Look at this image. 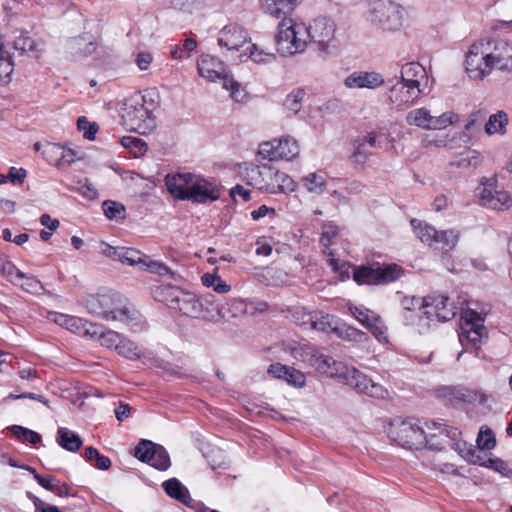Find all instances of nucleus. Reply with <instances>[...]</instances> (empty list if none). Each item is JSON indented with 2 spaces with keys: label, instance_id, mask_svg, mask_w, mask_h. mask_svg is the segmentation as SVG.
<instances>
[{
  "label": "nucleus",
  "instance_id": "55",
  "mask_svg": "<svg viewBox=\"0 0 512 512\" xmlns=\"http://www.w3.org/2000/svg\"><path fill=\"white\" fill-rule=\"evenodd\" d=\"M512 74V53L497 54V48L494 53L493 68Z\"/></svg>",
  "mask_w": 512,
  "mask_h": 512
},
{
  "label": "nucleus",
  "instance_id": "50",
  "mask_svg": "<svg viewBox=\"0 0 512 512\" xmlns=\"http://www.w3.org/2000/svg\"><path fill=\"white\" fill-rule=\"evenodd\" d=\"M425 297H416V296H405L401 300V306L404 312H416V311H424L425 309Z\"/></svg>",
  "mask_w": 512,
  "mask_h": 512
},
{
  "label": "nucleus",
  "instance_id": "43",
  "mask_svg": "<svg viewBox=\"0 0 512 512\" xmlns=\"http://www.w3.org/2000/svg\"><path fill=\"white\" fill-rule=\"evenodd\" d=\"M202 283L206 287H212L213 290L218 293H227L231 290L230 285L223 281L217 274H204L202 276Z\"/></svg>",
  "mask_w": 512,
  "mask_h": 512
},
{
  "label": "nucleus",
  "instance_id": "10",
  "mask_svg": "<svg viewBox=\"0 0 512 512\" xmlns=\"http://www.w3.org/2000/svg\"><path fill=\"white\" fill-rule=\"evenodd\" d=\"M174 309L188 317L212 320L214 319V295L209 293L198 296L182 289Z\"/></svg>",
  "mask_w": 512,
  "mask_h": 512
},
{
  "label": "nucleus",
  "instance_id": "12",
  "mask_svg": "<svg viewBox=\"0 0 512 512\" xmlns=\"http://www.w3.org/2000/svg\"><path fill=\"white\" fill-rule=\"evenodd\" d=\"M477 196L480 205L489 209L503 211L512 205L511 195L498 188L496 177L483 178L477 188Z\"/></svg>",
  "mask_w": 512,
  "mask_h": 512
},
{
  "label": "nucleus",
  "instance_id": "35",
  "mask_svg": "<svg viewBox=\"0 0 512 512\" xmlns=\"http://www.w3.org/2000/svg\"><path fill=\"white\" fill-rule=\"evenodd\" d=\"M353 152L351 154V159L356 168L363 169L367 161L372 156V153L369 151L368 147L364 145V142H360L357 139L352 141Z\"/></svg>",
  "mask_w": 512,
  "mask_h": 512
},
{
  "label": "nucleus",
  "instance_id": "31",
  "mask_svg": "<svg viewBox=\"0 0 512 512\" xmlns=\"http://www.w3.org/2000/svg\"><path fill=\"white\" fill-rule=\"evenodd\" d=\"M508 123L509 119L507 113L503 110H499L489 116L488 121L485 124V132L488 135H504L506 134Z\"/></svg>",
  "mask_w": 512,
  "mask_h": 512
},
{
  "label": "nucleus",
  "instance_id": "13",
  "mask_svg": "<svg viewBox=\"0 0 512 512\" xmlns=\"http://www.w3.org/2000/svg\"><path fill=\"white\" fill-rule=\"evenodd\" d=\"M457 114L454 112H445L440 116H432L426 108H419L410 111L406 116L409 125L428 130H441L456 122Z\"/></svg>",
  "mask_w": 512,
  "mask_h": 512
},
{
  "label": "nucleus",
  "instance_id": "51",
  "mask_svg": "<svg viewBox=\"0 0 512 512\" xmlns=\"http://www.w3.org/2000/svg\"><path fill=\"white\" fill-rule=\"evenodd\" d=\"M379 342H387V328L382 319L377 315L374 320L366 327Z\"/></svg>",
  "mask_w": 512,
  "mask_h": 512
},
{
  "label": "nucleus",
  "instance_id": "26",
  "mask_svg": "<svg viewBox=\"0 0 512 512\" xmlns=\"http://www.w3.org/2000/svg\"><path fill=\"white\" fill-rule=\"evenodd\" d=\"M215 312L220 318L230 320L245 312V304L239 299H231L225 303H214Z\"/></svg>",
  "mask_w": 512,
  "mask_h": 512
},
{
  "label": "nucleus",
  "instance_id": "46",
  "mask_svg": "<svg viewBox=\"0 0 512 512\" xmlns=\"http://www.w3.org/2000/svg\"><path fill=\"white\" fill-rule=\"evenodd\" d=\"M222 86L226 90L230 91V97L233 101L237 103L244 101L246 93L244 89H242L240 83L235 81L232 76L226 78V80H224L222 83Z\"/></svg>",
  "mask_w": 512,
  "mask_h": 512
},
{
  "label": "nucleus",
  "instance_id": "29",
  "mask_svg": "<svg viewBox=\"0 0 512 512\" xmlns=\"http://www.w3.org/2000/svg\"><path fill=\"white\" fill-rule=\"evenodd\" d=\"M57 443L67 451L76 452L81 448L83 441L77 433L60 427L57 431Z\"/></svg>",
  "mask_w": 512,
  "mask_h": 512
},
{
  "label": "nucleus",
  "instance_id": "18",
  "mask_svg": "<svg viewBox=\"0 0 512 512\" xmlns=\"http://www.w3.org/2000/svg\"><path fill=\"white\" fill-rule=\"evenodd\" d=\"M248 40L247 31L236 25H226L219 33L218 44L228 50L239 51Z\"/></svg>",
  "mask_w": 512,
  "mask_h": 512
},
{
  "label": "nucleus",
  "instance_id": "47",
  "mask_svg": "<svg viewBox=\"0 0 512 512\" xmlns=\"http://www.w3.org/2000/svg\"><path fill=\"white\" fill-rule=\"evenodd\" d=\"M476 442L479 449L491 450L496 445L493 431L488 427H481Z\"/></svg>",
  "mask_w": 512,
  "mask_h": 512
},
{
  "label": "nucleus",
  "instance_id": "48",
  "mask_svg": "<svg viewBox=\"0 0 512 512\" xmlns=\"http://www.w3.org/2000/svg\"><path fill=\"white\" fill-rule=\"evenodd\" d=\"M102 208L105 216L110 220L124 218L125 208L118 202L113 200H105L102 203Z\"/></svg>",
  "mask_w": 512,
  "mask_h": 512
},
{
  "label": "nucleus",
  "instance_id": "38",
  "mask_svg": "<svg viewBox=\"0 0 512 512\" xmlns=\"http://www.w3.org/2000/svg\"><path fill=\"white\" fill-rule=\"evenodd\" d=\"M121 145L129 150L135 157L145 154L147 151V144L144 140L134 136H124L120 140Z\"/></svg>",
  "mask_w": 512,
  "mask_h": 512
},
{
  "label": "nucleus",
  "instance_id": "57",
  "mask_svg": "<svg viewBox=\"0 0 512 512\" xmlns=\"http://www.w3.org/2000/svg\"><path fill=\"white\" fill-rule=\"evenodd\" d=\"M279 152L283 151L284 153L291 155V160L298 156L299 154V146L295 139L287 136L282 139H277Z\"/></svg>",
  "mask_w": 512,
  "mask_h": 512
},
{
  "label": "nucleus",
  "instance_id": "54",
  "mask_svg": "<svg viewBox=\"0 0 512 512\" xmlns=\"http://www.w3.org/2000/svg\"><path fill=\"white\" fill-rule=\"evenodd\" d=\"M77 128L83 133V137L88 140L95 139V135L98 131V125L95 122H89L84 116L78 118Z\"/></svg>",
  "mask_w": 512,
  "mask_h": 512
},
{
  "label": "nucleus",
  "instance_id": "39",
  "mask_svg": "<svg viewBox=\"0 0 512 512\" xmlns=\"http://www.w3.org/2000/svg\"><path fill=\"white\" fill-rule=\"evenodd\" d=\"M458 237V233L454 230L438 231L434 244L437 245L438 248L448 251L455 247Z\"/></svg>",
  "mask_w": 512,
  "mask_h": 512
},
{
  "label": "nucleus",
  "instance_id": "1",
  "mask_svg": "<svg viewBox=\"0 0 512 512\" xmlns=\"http://www.w3.org/2000/svg\"><path fill=\"white\" fill-rule=\"evenodd\" d=\"M260 3L264 13L277 19L282 18L275 37L280 55L290 56L304 51L308 39L317 44L320 50H326L334 41L337 27L333 19L318 17L306 27L290 18L298 0H260Z\"/></svg>",
  "mask_w": 512,
  "mask_h": 512
},
{
  "label": "nucleus",
  "instance_id": "37",
  "mask_svg": "<svg viewBox=\"0 0 512 512\" xmlns=\"http://www.w3.org/2000/svg\"><path fill=\"white\" fill-rule=\"evenodd\" d=\"M145 254L134 248L121 247L120 261L122 264L129 266H139L145 261Z\"/></svg>",
  "mask_w": 512,
  "mask_h": 512
},
{
  "label": "nucleus",
  "instance_id": "42",
  "mask_svg": "<svg viewBox=\"0 0 512 512\" xmlns=\"http://www.w3.org/2000/svg\"><path fill=\"white\" fill-rule=\"evenodd\" d=\"M269 168H261L259 166H253L249 172H248V177H249V184L253 185L254 187H256L257 189L261 190V191H264V188H261L260 185H258L257 183H260V184H263V186H270L271 183H270V180L268 178V176L266 175V170H268Z\"/></svg>",
  "mask_w": 512,
  "mask_h": 512
},
{
  "label": "nucleus",
  "instance_id": "62",
  "mask_svg": "<svg viewBox=\"0 0 512 512\" xmlns=\"http://www.w3.org/2000/svg\"><path fill=\"white\" fill-rule=\"evenodd\" d=\"M487 468H491L494 471L500 473L503 476H508L510 470L507 466V463L500 458H488L487 459Z\"/></svg>",
  "mask_w": 512,
  "mask_h": 512
},
{
  "label": "nucleus",
  "instance_id": "15",
  "mask_svg": "<svg viewBox=\"0 0 512 512\" xmlns=\"http://www.w3.org/2000/svg\"><path fill=\"white\" fill-rule=\"evenodd\" d=\"M439 396L454 405L456 402L485 404L487 396L481 392L470 390L463 386H445L438 391Z\"/></svg>",
  "mask_w": 512,
  "mask_h": 512
},
{
  "label": "nucleus",
  "instance_id": "21",
  "mask_svg": "<svg viewBox=\"0 0 512 512\" xmlns=\"http://www.w3.org/2000/svg\"><path fill=\"white\" fill-rule=\"evenodd\" d=\"M339 235V228L333 222H328L322 225V233L320 237V245L323 253L329 257L328 264L334 270H339L338 260L334 258V252L331 246L335 243V239Z\"/></svg>",
  "mask_w": 512,
  "mask_h": 512
},
{
  "label": "nucleus",
  "instance_id": "53",
  "mask_svg": "<svg viewBox=\"0 0 512 512\" xmlns=\"http://www.w3.org/2000/svg\"><path fill=\"white\" fill-rule=\"evenodd\" d=\"M311 323V330L326 332L329 329H332L331 316L329 314L314 311V318Z\"/></svg>",
  "mask_w": 512,
  "mask_h": 512
},
{
  "label": "nucleus",
  "instance_id": "40",
  "mask_svg": "<svg viewBox=\"0 0 512 512\" xmlns=\"http://www.w3.org/2000/svg\"><path fill=\"white\" fill-rule=\"evenodd\" d=\"M305 188L315 194H322L325 190L326 181L324 177L318 173H310L302 178Z\"/></svg>",
  "mask_w": 512,
  "mask_h": 512
},
{
  "label": "nucleus",
  "instance_id": "32",
  "mask_svg": "<svg viewBox=\"0 0 512 512\" xmlns=\"http://www.w3.org/2000/svg\"><path fill=\"white\" fill-rule=\"evenodd\" d=\"M411 226L413 227L416 237L422 242L428 245H434L435 237L438 235V230L433 226L425 223L421 220L412 219Z\"/></svg>",
  "mask_w": 512,
  "mask_h": 512
},
{
  "label": "nucleus",
  "instance_id": "11",
  "mask_svg": "<svg viewBox=\"0 0 512 512\" xmlns=\"http://www.w3.org/2000/svg\"><path fill=\"white\" fill-rule=\"evenodd\" d=\"M389 435L400 446L410 450L422 449L427 443L425 431L413 419L392 423Z\"/></svg>",
  "mask_w": 512,
  "mask_h": 512
},
{
  "label": "nucleus",
  "instance_id": "6",
  "mask_svg": "<svg viewBox=\"0 0 512 512\" xmlns=\"http://www.w3.org/2000/svg\"><path fill=\"white\" fill-rule=\"evenodd\" d=\"M403 7L391 0H373L368 11V21L383 31H397L403 25Z\"/></svg>",
  "mask_w": 512,
  "mask_h": 512
},
{
  "label": "nucleus",
  "instance_id": "28",
  "mask_svg": "<svg viewBox=\"0 0 512 512\" xmlns=\"http://www.w3.org/2000/svg\"><path fill=\"white\" fill-rule=\"evenodd\" d=\"M97 326L90 323L88 328H85L84 333L89 334L92 337L98 336L99 342L102 346L107 348H114L120 343L122 335L113 330L101 331L97 330Z\"/></svg>",
  "mask_w": 512,
  "mask_h": 512
},
{
  "label": "nucleus",
  "instance_id": "22",
  "mask_svg": "<svg viewBox=\"0 0 512 512\" xmlns=\"http://www.w3.org/2000/svg\"><path fill=\"white\" fill-rule=\"evenodd\" d=\"M266 175L270 180V186H263V184L257 183L261 188H264L265 192L275 194L295 191L296 183L286 173L268 169L266 170Z\"/></svg>",
  "mask_w": 512,
  "mask_h": 512
},
{
  "label": "nucleus",
  "instance_id": "4",
  "mask_svg": "<svg viewBox=\"0 0 512 512\" xmlns=\"http://www.w3.org/2000/svg\"><path fill=\"white\" fill-rule=\"evenodd\" d=\"M461 320V332L458 336L463 350L458 354L457 360H460L464 352H474L477 356L478 350L488 338L483 312L467 307L462 311Z\"/></svg>",
  "mask_w": 512,
  "mask_h": 512
},
{
  "label": "nucleus",
  "instance_id": "58",
  "mask_svg": "<svg viewBox=\"0 0 512 512\" xmlns=\"http://www.w3.org/2000/svg\"><path fill=\"white\" fill-rule=\"evenodd\" d=\"M13 72V62L8 54H0V82L9 80Z\"/></svg>",
  "mask_w": 512,
  "mask_h": 512
},
{
  "label": "nucleus",
  "instance_id": "7",
  "mask_svg": "<svg viewBox=\"0 0 512 512\" xmlns=\"http://www.w3.org/2000/svg\"><path fill=\"white\" fill-rule=\"evenodd\" d=\"M495 51H491V41L480 40L471 45L466 54L465 69L473 80H483L493 69Z\"/></svg>",
  "mask_w": 512,
  "mask_h": 512
},
{
  "label": "nucleus",
  "instance_id": "20",
  "mask_svg": "<svg viewBox=\"0 0 512 512\" xmlns=\"http://www.w3.org/2000/svg\"><path fill=\"white\" fill-rule=\"evenodd\" d=\"M42 155L48 162L55 161L58 167L70 166L77 159V154L74 150L55 143H46Z\"/></svg>",
  "mask_w": 512,
  "mask_h": 512
},
{
  "label": "nucleus",
  "instance_id": "23",
  "mask_svg": "<svg viewBox=\"0 0 512 512\" xmlns=\"http://www.w3.org/2000/svg\"><path fill=\"white\" fill-rule=\"evenodd\" d=\"M99 301L110 302V297L108 295H98L97 297H91L87 301V308L91 314L100 316L107 321L123 320L127 315V311L125 309H106L105 307L100 306L101 302Z\"/></svg>",
  "mask_w": 512,
  "mask_h": 512
},
{
  "label": "nucleus",
  "instance_id": "30",
  "mask_svg": "<svg viewBox=\"0 0 512 512\" xmlns=\"http://www.w3.org/2000/svg\"><path fill=\"white\" fill-rule=\"evenodd\" d=\"M181 288L171 285H161L154 289L153 297L155 300L164 303L171 309H174Z\"/></svg>",
  "mask_w": 512,
  "mask_h": 512
},
{
  "label": "nucleus",
  "instance_id": "25",
  "mask_svg": "<svg viewBox=\"0 0 512 512\" xmlns=\"http://www.w3.org/2000/svg\"><path fill=\"white\" fill-rule=\"evenodd\" d=\"M426 75L425 68L417 62H409L401 67L398 80L408 85H416L419 88V79Z\"/></svg>",
  "mask_w": 512,
  "mask_h": 512
},
{
  "label": "nucleus",
  "instance_id": "19",
  "mask_svg": "<svg viewBox=\"0 0 512 512\" xmlns=\"http://www.w3.org/2000/svg\"><path fill=\"white\" fill-rule=\"evenodd\" d=\"M267 373L271 377L284 380L289 385L296 388H302L306 383V377L303 372L294 367H290L278 362L269 365Z\"/></svg>",
  "mask_w": 512,
  "mask_h": 512
},
{
  "label": "nucleus",
  "instance_id": "33",
  "mask_svg": "<svg viewBox=\"0 0 512 512\" xmlns=\"http://www.w3.org/2000/svg\"><path fill=\"white\" fill-rule=\"evenodd\" d=\"M159 445L160 444H156L151 440L141 439L134 448L133 455L139 461L150 465L154 459V455H156V448H158Z\"/></svg>",
  "mask_w": 512,
  "mask_h": 512
},
{
  "label": "nucleus",
  "instance_id": "63",
  "mask_svg": "<svg viewBox=\"0 0 512 512\" xmlns=\"http://www.w3.org/2000/svg\"><path fill=\"white\" fill-rule=\"evenodd\" d=\"M483 119L484 114L482 113V111H476L471 113L467 119V123L465 124V129L468 132H473L476 129H479Z\"/></svg>",
  "mask_w": 512,
  "mask_h": 512
},
{
  "label": "nucleus",
  "instance_id": "3",
  "mask_svg": "<svg viewBox=\"0 0 512 512\" xmlns=\"http://www.w3.org/2000/svg\"><path fill=\"white\" fill-rule=\"evenodd\" d=\"M168 192L178 200L207 204L220 198V188L213 181L192 173L168 174L165 177Z\"/></svg>",
  "mask_w": 512,
  "mask_h": 512
},
{
  "label": "nucleus",
  "instance_id": "14",
  "mask_svg": "<svg viewBox=\"0 0 512 512\" xmlns=\"http://www.w3.org/2000/svg\"><path fill=\"white\" fill-rule=\"evenodd\" d=\"M388 83L391 84L389 100L396 105L397 108H404L411 105L421 93L420 88L416 85H408L398 80L395 76L389 79Z\"/></svg>",
  "mask_w": 512,
  "mask_h": 512
},
{
  "label": "nucleus",
  "instance_id": "36",
  "mask_svg": "<svg viewBox=\"0 0 512 512\" xmlns=\"http://www.w3.org/2000/svg\"><path fill=\"white\" fill-rule=\"evenodd\" d=\"M306 92L303 88H296L292 90L283 103L284 109L292 114H297L302 107V100Z\"/></svg>",
  "mask_w": 512,
  "mask_h": 512
},
{
  "label": "nucleus",
  "instance_id": "60",
  "mask_svg": "<svg viewBox=\"0 0 512 512\" xmlns=\"http://www.w3.org/2000/svg\"><path fill=\"white\" fill-rule=\"evenodd\" d=\"M351 313L365 327H367L377 316L373 311L359 307L351 309Z\"/></svg>",
  "mask_w": 512,
  "mask_h": 512
},
{
  "label": "nucleus",
  "instance_id": "17",
  "mask_svg": "<svg viewBox=\"0 0 512 512\" xmlns=\"http://www.w3.org/2000/svg\"><path fill=\"white\" fill-rule=\"evenodd\" d=\"M384 83L385 79L382 74L374 71H354L344 80V85L350 89H376Z\"/></svg>",
  "mask_w": 512,
  "mask_h": 512
},
{
  "label": "nucleus",
  "instance_id": "34",
  "mask_svg": "<svg viewBox=\"0 0 512 512\" xmlns=\"http://www.w3.org/2000/svg\"><path fill=\"white\" fill-rule=\"evenodd\" d=\"M258 155L262 159H267L269 161H277L281 159L291 160V155L289 153L287 154L283 151L279 152L277 139L262 143L259 147Z\"/></svg>",
  "mask_w": 512,
  "mask_h": 512
},
{
  "label": "nucleus",
  "instance_id": "45",
  "mask_svg": "<svg viewBox=\"0 0 512 512\" xmlns=\"http://www.w3.org/2000/svg\"><path fill=\"white\" fill-rule=\"evenodd\" d=\"M141 269L160 276L170 275L171 278L174 277V273L167 265L159 261L151 260L147 255L145 256V261Z\"/></svg>",
  "mask_w": 512,
  "mask_h": 512
},
{
  "label": "nucleus",
  "instance_id": "59",
  "mask_svg": "<svg viewBox=\"0 0 512 512\" xmlns=\"http://www.w3.org/2000/svg\"><path fill=\"white\" fill-rule=\"evenodd\" d=\"M14 48L21 53L34 51L36 49V42L28 35H21L15 39Z\"/></svg>",
  "mask_w": 512,
  "mask_h": 512
},
{
  "label": "nucleus",
  "instance_id": "56",
  "mask_svg": "<svg viewBox=\"0 0 512 512\" xmlns=\"http://www.w3.org/2000/svg\"><path fill=\"white\" fill-rule=\"evenodd\" d=\"M249 57L256 63H270L275 60V54L259 49L256 44L249 48Z\"/></svg>",
  "mask_w": 512,
  "mask_h": 512
},
{
  "label": "nucleus",
  "instance_id": "9",
  "mask_svg": "<svg viewBox=\"0 0 512 512\" xmlns=\"http://www.w3.org/2000/svg\"><path fill=\"white\" fill-rule=\"evenodd\" d=\"M404 269L396 263L361 265L354 267L353 279L359 285L388 284L398 280Z\"/></svg>",
  "mask_w": 512,
  "mask_h": 512
},
{
  "label": "nucleus",
  "instance_id": "27",
  "mask_svg": "<svg viewBox=\"0 0 512 512\" xmlns=\"http://www.w3.org/2000/svg\"><path fill=\"white\" fill-rule=\"evenodd\" d=\"M162 487L168 496L185 505L192 501L188 489L177 478L164 481Z\"/></svg>",
  "mask_w": 512,
  "mask_h": 512
},
{
  "label": "nucleus",
  "instance_id": "64",
  "mask_svg": "<svg viewBox=\"0 0 512 512\" xmlns=\"http://www.w3.org/2000/svg\"><path fill=\"white\" fill-rule=\"evenodd\" d=\"M26 175L27 172L24 168L11 167L8 171L9 181L13 184H22Z\"/></svg>",
  "mask_w": 512,
  "mask_h": 512
},
{
  "label": "nucleus",
  "instance_id": "16",
  "mask_svg": "<svg viewBox=\"0 0 512 512\" xmlns=\"http://www.w3.org/2000/svg\"><path fill=\"white\" fill-rule=\"evenodd\" d=\"M197 69L202 77L212 82L219 80L223 83L230 77L224 63L211 55H201L197 62Z\"/></svg>",
  "mask_w": 512,
  "mask_h": 512
},
{
  "label": "nucleus",
  "instance_id": "41",
  "mask_svg": "<svg viewBox=\"0 0 512 512\" xmlns=\"http://www.w3.org/2000/svg\"><path fill=\"white\" fill-rule=\"evenodd\" d=\"M116 351L119 355L131 360L138 359L141 356L138 346L123 336L120 339L118 346H116Z\"/></svg>",
  "mask_w": 512,
  "mask_h": 512
},
{
  "label": "nucleus",
  "instance_id": "44",
  "mask_svg": "<svg viewBox=\"0 0 512 512\" xmlns=\"http://www.w3.org/2000/svg\"><path fill=\"white\" fill-rule=\"evenodd\" d=\"M0 271L13 284H17L22 278H25V273L19 270L12 262L7 260V258L0 264Z\"/></svg>",
  "mask_w": 512,
  "mask_h": 512
},
{
  "label": "nucleus",
  "instance_id": "5",
  "mask_svg": "<svg viewBox=\"0 0 512 512\" xmlns=\"http://www.w3.org/2000/svg\"><path fill=\"white\" fill-rule=\"evenodd\" d=\"M145 104V95L140 93H136L125 100L121 118L128 130L146 134L155 128V117L152 110L146 107Z\"/></svg>",
  "mask_w": 512,
  "mask_h": 512
},
{
  "label": "nucleus",
  "instance_id": "8",
  "mask_svg": "<svg viewBox=\"0 0 512 512\" xmlns=\"http://www.w3.org/2000/svg\"><path fill=\"white\" fill-rule=\"evenodd\" d=\"M424 316L418 315L419 333H424L437 322H446L457 314L456 306L444 295L425 297Z\"/></svg>",
  "mask_w": 512,
  "mask_h": 512
},
{
  "label": "nucleus",
  "instance_id": "2",
  "mask_svg": "<svg viewBox=\"0 0 512 512\" xmlns=\"http://www.w3.org/2000/svg\"><path fill=\"white\" fill-rule=\"evenodd\" d=\"M309 364L318 372L339 379L358 393L378 399H383L388 394L381 384L375 383L356 368L348 367L331 356L320 353L311 354Z\"/></svg>",
  "mask_w": 512,
  "mask_h": 512
},
{
  "label": "nucleus",
  "instance_id": "52",
  "mask_svg": "<svg viewBox=\"0 0 512 512\" xmlns=\"http://www.w3.org/2000/svg\"><path fill=\"white\" fill-rule=\"evenodd\" d=\"M292 317L297 325L304 329H310L314 318V311L306 312L304 308L297 307L294 309Z\"/></svg>",
  "mask_w": 512,
  "mask_h": 512
},
{
  "label": "nucleus",
  "instance_id": "24",
  "mask_svg": "<svg viewBox=\"0 0 512 512\" xmlns=\"http://www.w3.org/2000/svg\"><path fill=\"white\" fill-rule=\"evenodd\" d=\"M68 48L75 59H80L92 55L96 51L97 44L85 36H78L68 42Z\"/></svg>",
  "mask_w": 512,
  "mask_h": 512
},
{
  "label": "nucleus",
  "instance_id": "61",
  "mask_svg": "<svg viewBox=\"0 0 512 512\" xmlns=\"http://www.w3.org/2000/svg\"><path fill=\"white\" fill-rule=\"evenodd\" d=\"M24 282L20 284L21 288L29 293H38L43 289L41 282L34 276H27L22 278Z\"/></svg>",
  "mask_w": 512,
  "mask_h": 512
},
{
  "label": "nucleus",
  "instance_id": "49",
  "mask_svg": "<svg viewBox=\"0 0 512 512\" xmlns=\"http://www.w3.org/2000/svg\"><path fill=\"white\" fill-rule=\"evenodd\" d=\"M150 465L160 471H166L171 466L170 456L162 445L156 448V455Z\"/></svg>",
  "mask_w": 512,
  "mask_h": 512
}]
</instances>
